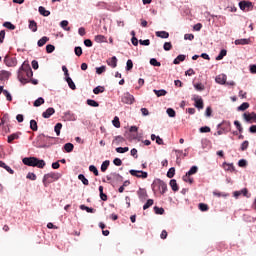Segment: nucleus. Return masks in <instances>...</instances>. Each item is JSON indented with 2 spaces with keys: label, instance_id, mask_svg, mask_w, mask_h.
I'll return each instance as SVG.
<instances>
[{
  "label": "nucleus",
  "instance_id": "obj_49",
  "mask_svg": "<svg viewBox=\"0 0 256 256\" xmlns=\"http://www.w3.org/2000/svg\"><path fill=\"white\" fill-rule=\"evenodd\" d=\"M114 127H116L117 129H119V127H121V122L119 121V117L115 116L113 121H112Z\"/></svg>",
  "mask_w": 256,
  "mask_h": 256
},
{
  "label": "nucleus",
  "instance_id": "obj_39",
  "mask_svg": "<svg viewBox=\"0 0 256 256\" xmlns=\"http://www.w3.org/2000/svg\"><path fill=\"white\" fill-rule=\"evenodd\" d=\"M105 91V88L103 86H97L93 89V93L95 95H99V93H103Z\"/></svg>",
  "mask_w": 256,
  "mask_h": 256
},
{
  "label": "nucleus",
  "instance_id": "obj_37",
  "mask_svg": "<svg viewBox=\"0 0 256 256\" xmlns=\"http://www.w3.org/2000/svg\"><path fill=\"white\" fill-rule=\"evenodd\" d=\"M100 199L102 201H107V194L103 193V186H99Z\"/></svg>",
  "mask_w": 256,
  "mask_h": 256
},
{
  "label": "nucleus",
  "instance_id": "obj_19",
  "mask_svg": "<svg viewBox=\"0 0 256 256\" xmlns=\"http://www.w3.org/2000/svg\"><path fill=\"white\" fill-rule=\"evenodd\" d=\"M156 37H160V39H169V32L167 31H157Z\"/></svg>",
  "mask_w": 256,
  "mask_h": 256
},
{
  "label": "nucleus",
  "instance_id": "obj_5",
  "mask_svg": "<svg viewBox=\"0 0 256 256\" xmlns=\"http://www.w3.org/2000/svg\"><path fill=\"white\" fill-rule=\"evenodd\" d=\"M152 190L155 192L159 191L161 195H165L167 192V183L163 180H156L152 184Z\"/></svg>",
  "mask_w": 256,
  "mask_h": 256
},
{
  "label": "nucleus",
  "instance_id": "obj_52",
  "mask_svg": "<svg viewBox=\"0 0 256 256\" xmlns=\"http://www.w3.org/2000/svg\"><path fill=\"white\" fill-rule=\"evenodd\" d=\"M197 171H199V168L197 166H192L190 168V170L187 172L188 175H195V173H197Z\"/></svg>",
  "mask_w": 256,
  "mask_h": 256
},
{
  "label": "nucleus",
  "instance_id": "obj_45",
  "mask_svg": "<svg viewBox=\"0 0 256 256\" xmlns=\"http://www.w3.org/2000/svg\"><path fill=\"white\" fill-rule=\"evenodd\" d=\"M67 25H69V21L67 20H63L61 23H60V27H62V29H65L66 31H71V28L67 27Z\"/></svg>",
  "mask_w": 256,
  "mask_h": 256
},
{
  "label": "nucleus",
  "instance_id": "obj_63",
  "mask_svg": "<svg viewBox=\"0 0 256 256\" xmlns=\"http://www.w3.org/2000/svg\"><path fill=\"white\" fill-rule=\"evenodd\" d=\"M53 51H55V47L51 44H48L46 46V53H53Z\"/></svg>",
  "mask_w": 256,
  "mask_h": 256
},
{
  "label": "nucleus",
  "instance_id": "obj_35",
  "mask_svg": "<svg viewBox=\"0 0 256 256\" xmlns=\"http://www.w3.org/2000/svg\"><path fill=\"white\" fill-rule=\"evenodd\" d=\"M78 179L83 183V185H89V180L85 178V175L79 174Z\"/></svg>",
  "mask_w": 256,
  "mask_h": 256
},
{
  "label": "nucleus",
  "instance_id": "obj_64",
  "mask_svg": "<svg viewBox=\"0 0 256 256\" xmlns=\"http://www.w3.org/2000/svg\"><path fill=\"white\" fill-rule=\"evenodd\" d=\"M167 115H169L170 117H175L176 113L175 110L173 108H168L166 111Z\"/></svg>",
  "mask_w": 256,
  "mask_h": 256
},
{
  "label": "nucleus",
  "instance_id": "obj_48",
  "mask_svg": "<svg viewBox=\"0 0 256 256\" xmlns=\"http://www.w3.org/2000/svg\"><path fill=\"white\" fill-rule=\"evenodd\" d=\"M163 49L164 51H171V49H173V44H171V42H165L163 45Z\"/></svg>",
  "mask_w": 256,
  "mask_h": 256
},
{
  "label": "nucleus",
  "instance_id": "obj_12",
  "mask_svg": "<svg viewBox=\"0 0 256 256\" xmlns=\"http://www.w3.org/2000/svg\"><path fill=\"white\" fill-rule=\"evenodd\" d=\"M137 195L140 201H145L149 197V195H147V190H145V188H139V190L137 191Z\"/></svg>",
  "mask_w": 256,
  "mask_h": 256
},
{
  "label": "nucleus",
  "instance_id": "obj_25",
  "mask_svg": "<svg viewBox=\"0 0 256 256\" xmlns=\"http://www.w3.org/2000/svg\"><path fill=\"white\" fill-rule=\"evenodd\" d=\"M29 29H31V31H33V33H36L37 22H35V20H29Z\"/></svg>",
  "mask_w": 256,
  "mask_h": 256
},
{
  "label": "nucleus",
  "instance_id": "obj_23",
  "mask_svg": "<svg viewBox=\"0 0 256 256\" xmlns=\"http://www.w3.org/2000/svg\"><path fill=\"white\" fill-rule=\"evenodd\" d=\"M0 167H2V169H6L8 171V173H10V175H13V173H15V171H13V169H11V167H9L5 162L0 161Z\"/></svg>",
  "mask_w": 256,
  "mask_h": 256
},
{
  "label": "nucleus",
  "instance_id": "obj_10",
  "mask_svg": "<svg viewBox=\"0 0 256 256\" xmlns=\"http://www.w3.org/2000/svg\"><path fill=\"white\" fill-rule=\"evenodd\" d=\"M241 195H243L244 197H251V194H249V190H247V188H243L240 191H235L233 193V196L235 197V199H239V197H241Z\"/></svg>",
  "mask_w": 256,
  "mask_h": 256
},
{
  "label": "nucleus",
  "instance_id": "obj_59",
  "mask_svg": "<svg viewBox=\"0 0 256 256\" xmlns=\"http://www.w3.org/2000/svg\"><path fill=\"white\" fill-rule=\"evenodd\" d=\"M15 139H19V135L11 134L10 136H8V143H13V141H15Z\"/></svg>",
  "mask_w": 256,
  "mask_h": 256
},
{
  "label": "nucleus",
  "instance_id": "obj_42",
  "mask_svg": "<svg viewBox=\"0 0 256 256\" xmlns=\"http://www.w3.org/2000/svg\"><path fill=\"white\" fill-rule=\"evenodd\" d=\"M155 95H157V97H165V95H167V92L165 90H154Z\"/></svg>",
  "mask_w": 256,
  "mask_h": 256
},
{
  "label": "nucleus",
  "instance_id": "obj_3",
  "mask_svg": "<svg viewBox=\"0 0 256 256\" xmlns=\"http://www.w3.org/2000/svg\"><path fill=\"white\" fill-rule=\"evenodd\" d=\"M55 138L45 136L41 134L38 136V148L39 149H49L52 145H55V142H52Z\"/></svg>",
  "mask_w": 256,
  "mask_h": 256
},
{
  "label": "nucleus",
  "instance_id": "obj_31",
  "mask_svg": "<svg viewBox=\"0 0 256 256\" xmlns=\"http://www.w3.org/2000/svg\"><path fill=\"white\" fill-rule=\"evenodd\" d=\"M49 41V37L43 36L40 40H38V47H43Z\"/></svg>",
  "mask_w": 256,
  "mask_h": 256
},
{
  "label": "nucleus",
  "instance_id": "obj_11",
  "mask_svg": "<svg viewBox=\"0 0 256 256\" xmlns=\"http://www.w3.org/2000/svg\"><path fill=\"white\" fill-rule=\"evenodd\" d=\"M243 118L245 119V121H247L248 123H256V113L252 112V113H244L243 114Z\"/></svg>",
  "mask_w": 256,
  "mask_h": 256
},
{
  "label": "nucleus",
  "instance_id": "obj_13",
  "mask_svg": "<svg viewBox=\"0 0 256 256\" xmlns=\"http://www.w3.org/2000/svg\"><path fill=\"white\" fill-rule=\"evenodd\" d=\"M193 100L195 101V107L197 109H203V98L194 96Z\"/></svg>",
  "mask_w": 256,
  "mask_h": 256
},
{
  "label": "nucleus",
  "instance_id": "obj_29",
  "mask_svg": "<svg viewBox=\"0 0 256 256\" xmlns=\"http://www.w3.org/2000/svg\"><path fill=\"white\" fill-rule=\"evenodd\" d=\"M64 149H65L66 153H71L73 151V149H75V146L72 143H66L64 145Z\"/></svg>",
  "mask_w": 256,
  "mask_h": 256
},
{
  "label": "nucleus",
  "instance_id": "obj_61",
  "mask_svg": "<svg viewBox=\"0 0 256 256\" xmlns=\"http://www.w3.org/2000/svg\"><path fill=\"white\" fill-rule=\"evenodd\" d=\"M129 151V147H118L116 148V153H127Z\"/></svg>",
  "mask_w": 256,
  "mask_h": 256
},
{
  "label": "nucleus",
  "instance_id": "obj_50",
  "mask_svg": "<svg viewBox=\"0 0 256 256\" xmlns=\"http://www.w3.org/2000/svg\"><path fill=\"white\" fill-rule=\"evenodd\" d=\"M105 71H107V66H101V67L96 68L97 75H101V74L105 73Z\"/></svg>",
  "mask_w": 256,
  "mask_h": 256
},
{
  "label": "nucleus",
  "instance_id": "obj_9",
  "mask_svg": "<svg viewBox=\"0 0 256 256\" xmlns=\"http://www.w3.org/2000/svg\"><path fill=\"white\" fill-rule=\"evenodd\" d=\"M239 7L241 11H251L253 9V3L250 1H241L239 2Z\"/></svg>",
  "mask_w": 256,
  "mask_h": 256
},
{
  "label": "nucleus",
  "instance_id": "obj_30",
  "mask_svg": "<svg viewBox=\"0 0 256 256\" xmlns=\"http://www.w3.org/2000/svg\"><path fill=\"white\" fill-rule=\"evenodd\" d=\"M61 129H63V124L61 123H57L54 127V131L58 137L61 135Z\"/></svg>",
  "mask_w": 256,
  "mask_h": 256
},
{
  "label": "nucleus",
  "instance_id": "obj_33",
  "mask_svg": "<svg viewBox=\"0 0 256 256\" xmlns=\"http://www.w3.org/2000/svg\"><path fill=\"white\" fill-rule=\"evenodd\" d=\"M108 65H110V67H112L113 69H115V67H117V57L113 56L110 61L108 62Z\"/></svg>",
  "mask_w": 256,
  "mask_h": 256
},
{
  "label": "nucleus",
  "instance_id": "obj_57",
  "mask_svg": "<svg viewBox=\"0 0 256 256\" xmlns=\"http://www.w3.org/2000/svg\"><path fill=\"white\" fill-rule=\"evenodd\" d=\"M30 129H32V131H37V129H38L37 121H35V120L30 121Z\"/></svg>",
  "mask_w": 256,
  "mask_h": 256
},
{
  "label": "nucleus",
  "instance_id": "obj_60",
  "mask_svg": "<svg viewBox=\"0 0 256 256\" xmlns=\"http://www.w3.org/2000/svg\"><path fill=\"white\" fill-rule=\"evenodd\" d=\"M154 211H155L156 215H163V213H165V209L159 208L157 206L154 207Z\"/></svg>",
  "mask_w": 256,
  "mask_h": 256
},
{
  "label": "nucleus",
  "instance_id": "obj_40",
  "mask_svg": "<svg viewBox=\"0 0 256 256\" xmlns=\"http://www.w3.org/2000/svg\"><path fill=\"white\" fill-rule=\"evenodd\" d=\"M89 171L95 175V177H99V170L94 165L89 166Z\"/></svg>",
  "mask_w": 256,
  "mask_h": 256
},
{
  "label": "nucleus",
  "instance_id": "obj_22",
  "mask_svg": "<svg viewBox=\"0 0 256 256\" xmlns=\"http://www.w3.org/2000/svg\"><path fill=\"white\" fill-rule=\"evenodd\" d=\"M170 187L174 192L179 191V185H177V180L175 179L170 180Z\"/></svg>",
  "mask_w": 256,
  "mask_h": 256
},
{
  "label": "nucleus",
  "instance_id": "obj_55",
  "mask_svg": "<svg viewBox=\"0 0 256 256\" xmlns=\"http://www.w3.org/2000/svg\"><path fill=\"white\" fill-rule=\"evenodd\" d=\"M234 125L236 129L239 131V133H243V127L241 126V123L238 120L234 121Z\"/></svg>",
  "mask_w": 256,
  "mask_h": 256
},
{
  "label": "nucleus",
  "instance_id": "obj_17",
  "mask_svg": "<svg viewBox=\"0 0 256 256\" xmlns=\"http://www.w3.org/2000/svg\"><path fill=\"white\" fill-rule=\"evenodd\" d=\"M216 83H219V85H225L227 83V76L225 75H218L215 79Z\"/></svg>",
  "mask_w": 256,
  "mask_h": 256
},
{
  "label": "nucleus",
  "instance_id": "obj_14",
  "mask_svg": "<svg viewBox=\"0 0 256 256\" xmlns=\"http://www.w3.org/2000/svg\"><path fill=\"white\" fill-rule=\"evenodd\" d=\"M11 77V72L7 70H1L0 71V81H7Z\"/></svg>",
  "mask_w": 256,
  "mask_h": 256
},
{
  "label": "nucleus",
  "instance_id": "obj_62",
  "mask_svg": "<svg viewBox=\"0 0 256 256\" xmlns=\"http://www.w3.org/2000/svg\"><path fill=\"white\" fill-rule=\"evenodd\" d=\"M200 133H211V128L209 126H204L199 129Z\"/></svg>",
  "mask_w": 256,
  "mask_h": 256
},
{
  "label": "nucleus",
  "instance_id": "obj_41",
  "mask_svg": "<svg viewBox=\"0 0 256 256\" xmlns=\"http://www.w3.org/2000/svg\"><path fill=\"white\" fill-rule=\"evenodd\" d=\"M109 160H106L102 163L101 165V171L102 173H105V171H107V169L109 168Z\"/></svg>",
  "mask_w": 256,
  "mask_h": 256
},
{
  "label": "nucleus",
  "instance_id": "obj_24",
  "mask_svg": "<svg viewBox=\"0 0 256 256\" xmlns=\"http://www.w3.org/2000/svg\"><path fill=\"white\" fill-rule=\"evenodd\" d=\"M66 82L68 83V86L70 87V89H72V91H75V89H77V86H75V82H73V79H71V77H67L66 78Z\"/></svg>",
  "mask_w": 256,
  "mask_h": 256
},
{
  "label": "nucleus",
  "instance_id": "obj_53",
  "mask_svg": "<svg viewBox=\"0 0 256 256\" xmlns=\"http://www.w3.org/2000/svg\"><path fill=\"white\" fill-rule=\"evenodd\" d=\"M198 207H199L200 211H203V212L209 211V205H207V204H205V203H200V204L198 205Z\"/></svg>",
  "mask_w": 256,
  "mask_h": 256
},
{
  "label": "nucleus",
  "instance_id": "obj_6",
  "mask_svg": "<svg viewBox=\"0 0 256 256\" xmlns=\"http://www.w3.org/2000/svg\"><path fill=\"white\" fill-rule=\"evenodd\" d=\"M121 101L125 103V105H133V103H135V97L129 92H126L123 94Z\"/></svg>",
  "mask_w": 256,
  "mask_h": 256
},
{
  "label": "nucleus",
  "instance_id": "obj_56",
  "mask_svg": "<svg viewBox=\"0 0 256 256\" xmlns=\"http://www.w3.org/2000/svg\"><path fill=\"white\" fill-rule=\"evenodd\" d=\"M112 178L114 179V181H123V176H121L120 174L117 173H112Z\"/></svg>",
  "mask_w": 256,
  "mask_h": 256
},
{
  "label": "nucleus",
  "instance_id": "obj_1",
  "mask_svg": "<svg viewBox=\"0 0 256 256\" xmlns=\"http://www.w3.org/2000/svg\"><path fill=\"white\" fill-rule=\"evenodd\" d=\"M33 77V70L31 69V65L29 63L24 62L18 70V80L22 85H27L29 80Z\"/></svg>",
  "mask_w": 256,
  "mask_h": 256
},
{
  "label": "nucleus",
  "instance_id": "obj_18",
  "mask_svg": "<svg viewBox=\"0 0 256 256\" xmlns=\"http://www.w3.org/2000/svg\"><path fill=\"white\" fill-rule=\"evenodd\" d=\"M234 43L235 45H249L251 43V40L247 38H242L235 40Z\"/></svg>",
  "mask_w": 256,
  "mask_h": 256
},
{
  "label": "nucleus",
  "instance_id": "obj_26",
  "mask_svg": "<svg viewBox=\"0 0 256 256\" xmlns=\"http://www.w3.org/2000/svg\"><path fill=\"white\" fill-rule=\"evenodd\" d=\"M181 61H185V55H183V54L178 55L174 59L173 63H174V65H179L181 63Z\"/></svg>",
  "mask_w": 256,
  "mask_h": 256
},
{
  "label": "nucleus",
  "instance_id": "obj_54",
  "mask_svg": "<svg viewBox=\"0 0 256 256\" xmlns=\"http://www.w3.org/2000/svg\"><path fill=\"white\" fill-rule=\"evenodd\" d=\"M74 53H75V55H77V57H81V55H83V49L81 47L77 46L74 49Z\"/></svg>",
  "mask_w": 256,
  "mask_h": 256
},
{
  "label": "nucleus",
  "instance_id": "obj_36",
  "mask_svg": "<svg viewBox=\"0 0 256 256\" xmlns=\"http://www.w3.org/2000/svg\"><path fill=\"white\" fill-rule=\"evenodd\" d=\"M3 27L9 29L10 31H15L16 27L11 22H4Z\"/></svg>",
  "mask_w": 256,
  "mask_h": 256
},
{
  "label": "nucleus",
  "instance_id": "obj_15",
  "mask_svg": "<svg viewBox=\"0 0 256 256\" xmlns=\"http://www.w3.org/2000/svg\"><path fill=\"white\" fill-rule=\"evenodd\" d=\"M222 167L224 170L230 171V173H233L235 171V166L233 165V163L229 164L227 162H224L222 164Z\"/></svg>",
  "mask_w": 256,
  "mask_h": 256
},
{
  "label": "nucleus",
  "instance_id": "obj_16",
  "mask_svg": "<svg viewBox=\"0 0 256 256\" xmlns=\"http://www.w3.org/2000/svg\"><path fill=\"white\" fill-rule=\"evenodd\" d=\"M55 113V108H48L45 112L42 113V117H44V119H49V117H51V115H54Z\"/></svg>",
  "mask_w": 256,
  "mask_h": 256
},
{
  "label": "nucleus",
  "instance_id": "obj_46",
  "mask_svg": "<svg viewBox=\"0 0 256 256\" xmlns=\"http://www.w3.org/2000/svg\"><path fill=\"white\" fill-rule=\"evenodd\" d=\"M153 203H154L153 199H148L143 206L144 211H146V209H149V207H152Z\"/></svg>",
  "mask_w": 256,
  "mask_h": 256
},
{
  "label": "nucleus",
  "instance_id": "obj_8",
  "mask_svg": "<svg viewBox=\"0 0 256 256\" xmlns=\"http://www.w3.org/2000/svg\"><path fill=\"white\" fill-rule=\"evenodd\" d=\"M129 173L132 177H137L138 179H147L148 177L147 172H143L141 170H130Z\"/></svg>",
  "mask_w": 256,
  "mask_h": 256
},
{
  "label": "nucleus",
  "instance_id": "obj_51",
  "mask_svg": "<svg viewBox=\"0 0 256 256\" xmlns=\"http://www.w3.org/2000/svg\"><path fill=\"white\" fill-rule=\"evenodd\" d=\"M80 209H82V211H87V213H95V209L87 207L85 205H81Z\"/></svg>",
  "mask_w": 256,
  "mask_h": 256
},
{
  "label": "nucleus",
  "instance_id": "obj_32",
  "mask_svg": "<svg viewBox=\"0 0 256 256\" xmlns=\"http://www.w3.org/2000/svg\"><path fill=\"white\" fill-rule=\"evenodd\" d=\"M227 56V50L222 49L219 53V55L216 57V61H221L223 57Z\"/></svg>",
  "mask_w": 256,
  "mask_h": 256
},
{
  "label": "nucleus",
  "instance_id": "obj_2",
  "mask_svg": "<svg viewBox=\"0 0 256 256\" xmlns=\"http://www.w3.org/2000/svg\"><path fill=\"white\" fill-rule=\"evenodd\" d=\"M22 162L28 167H38V169H43L46 165L45 160H40L37 157H25Z\"/></svg>",
  "mask_w": 256,
  "mask_h": 256
},
{
  "label": "nucleus",
  "instance_id": "obj_34",
  "mask_svg": "<svg viewBox=\"0 0 256 256\" xmlns=\"http://www.w3.org/2000/svg\"><path fill=\"white\" fill-rule=\"evenodd\" d=\"M249 109V103L248 102H243L238 108V111H247Z\"/></svg>",
  "mask_w": 256,
  "mask_h": 256
},
{
  "label": "nucleus",
  "instance_id": "obj_47",
  "mask_svg": "<svg viewBox=\"0 0 256 256\" xmlns=\"http://www.w3.org/2000/svg\"><path fill=\"white\" fill-rule=\"evenodd\" d=\"M167 177L168 179H173V177H175V168H170L167 172Z\"/></svg>",
  "mask_w": 256,
  "mask_h": 256
},
{
  "label": "nucleus",
  "instance_id": "obj_43",
  "mask_svg": "<svg viewBox=\"0 0 256 256\" xmlns=\"http://www.w3.org/2000/svg\"><path fill=\"white\" fill-rule=\"evenodd\" d=\"M87 105H89L90 107H99V102L92 100V99H88Z\"/></svg>",
  "mask_w": 256,
  "mask_h": 256
},
{
  "label": "nucleus",
  "instance_id": "obj_44",
  "mask_svg": "<svg viewBox=\"0 0 256 256\" xmlns=\"http://www.w3.org/2000/svg\"><path fill=\"white\" fill-rule=\"evenodd\" d=\"M150 65H152L153 67H161V62L157 61V59L155 58H151Z\"/></svg>",
  "mask_w": 256,
  "mask_h": 256
},
{
  "label": "nucleus",
  "instance_id": "obj_58",
  "mask_svg": "<svg viewBox=\"0 0 256 256\" xmlns=\"http://www.w3.org/2000/svg\"><path fill=\"white\" fill-rule=\"evenodd\" d=\"M133 69V60L129 59L126 62V71H131Z\"/></svg>",
  "mask_w": 256,
  "mask_h": 256
},
{
  "label": "nucleus",
  "instance_id": "obj_21",
  "mask_svg": "<svg viewBox=\"0 0 256 256\" xmlns=\"http://www.w3.org/2000/svg\"><path fill=\"white\" fill-rule=\"evenodd\" d=\"M38 11H39L40 15H43V17H49L51 15V12L46 10L45 7H43V6H40L38 8Z\"/></svg>",
  "mask_w": 256,
  "mask_h": 256
},
{
  "label": "nucleus",
  "instance_id": "obj_28",
  "mask_svg": "<svg viewBox=\"0 0 256 256\" xmlns=\"http://www.w3.org/2000/svg\"><path fill=\"white\" fill-rule=\"evenodd\" d=\"M113 143L115 145H121V143H125V138L123 136H116Z\"/></svg>",
  "mask_w": 256,
  "mask_h": 256
},
{
  "label": "nucleus",
  "instance_id": "obj_27",
  "mask_svg": "<svg viewBox=\"0 0 256 256\" xmlns=\"http://www.w3.org/2000/svg\"><path fill=\"white\" fill-rule=\"evenodd\" d=\"M183 181H185V183H189L190 185H193V177H191V175H189L188 173H186V175H184L182 177Z\"/></svg>",
  "mask_w": 256,
  "mask_h": 256
},
{
  "label": "nucleus",
  "instance_id": "obj_38",
  "mask_svg": "<svg viewBox=\"0 0 256 256\" xmlns=\"http://www.w3.org/2000/svg\"><path fill=\"white\" fill-rule=\"evenodd\" d=\"M43 103H45V99L40 97L34 101V107H41Z\"/></svg>",
  "mask_w": 256,
  "mask_h": 256
},
{
  "label": "nucleus",
  "instance_id": "obj_7",
  "mask_svg": "<svg viewBox=\"0 0 256 256\" xmlns=\"http://www.w3.org/2000/svg\"><path fill=\"white\" fill-rule=\"evenodd\" d=\"M4 63L7 67H17V58L6 55L4 58Z\"/></svg>",
  "mask_w": 256,
  "mask_h": 256
},
{
  "label": "nucleus",
  "instance_id": "obj_4",
  "mask_svg": "<svg viewBox=\"0 0 256 256\" xmlns=\"http://www.w3.org/2000/svg\"><path fill=\"white\" fill-rule=\"evenodd\" d=\"M59 179H61V175L59 173L51 172L45 174L42 181L44 187H49L51 183H54V181H59Z\"/></svg>",
  "mask_w": 256,
  "mask_h": 256
},
{
  "label": "nucleus",
  "instance_id": "obj_20",
  "mask_svg": "<svg viewBox=\"0 0 256 256\" xmlns=\"http://www.w3.org/2000/svg\"><path fill=\"white\" fill-rule=\"evenodd\" d=\"M94 41L96 43H107V37H105L104 35H96Z\"/></svg>",
  "mask_w": 256,
  "mask_h": 256
}]
</instances>
